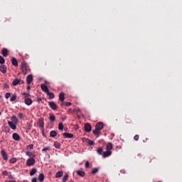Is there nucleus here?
<instances>
[{
    "label": "nucleus",
    "mask_w": 182,
    "mask_h": 182,
    "mask_svg": "<svg viewBox=\"0 0 182 182\" xmlns=\"http://www.w3.org/2000/svg\"><path fill=\"white\" fill-rule=\"evenodd\" d=\"M60 105H61V106H64L65 102H62Z\"/></svg>",
    "instance_id": "nucleus-51"
},
{
    "label": "nucleus",
    "mask_w": 182,
    "mask_h": 182,
    "mask_svg": "<svg viewBox=\"0 0 182 182\" xmlns=\"http://www.w3.org/2000/svg\"><path fill=\"white\" fill-rule=\"evenodd\" d=\"M76 112L75 109H68V113H73V112Z\"/></svg>",
    "instance_id": "nucleus-46"
},
{
    "label": "nucleus",
    "mask_w": 182,
    "mask_h": 182,
    "mask_svg": "<svg viewBox=\"0 0 182 182\" xmlns=\"http://www.w3.org/2000/svg\"><path fill=\"white\" fill-rule=\"evenodd\" d=\"M2 174L3 176H8V171H3Z\"/></svg>",
    "instance_id": "nucleus-45"
},
{
    "label": "nucleus",
    "mask_w": 182,
    "mask_h": 182,
    "mask_svg": "<svg viewBox=\"0 0 182 182\" xmlns=\"http://www.w3.org/2000/svg\"><path fill=\"white\" fill-rule=\"evenodd\" d=\"M11 102H15L16 100V95H13L10 99Z\"/></svg>",
    "instance_id": "nucleus-39"
},
{
    "label": "nucleus",
    "mask_w": 182,
    "mask_h": 182,
    "mask_svg": "<svg viewBox=\"0 0 182 182\" xmlns=\"http://www.w3.org/2000/svg\"><path fill=\"white\" fill-rule=\"evenodd\" d=\"M63 120H66V117L63 118Z\"/></svg>",
    "instance_id": "nucleus-54"
},
{
    "label": "nucleus",
    "mask_w": 182,
    "mask_h": 182,
    "mask_svg": "<svg viewBox=\"0 0 182 182\" xmlns=\"http://www.w3.org/2000/svg\"><path fill=\"white\" fill-rule=\"evenodd\" d=\"M6 99H9L11 97V93L6 92L5 95Z\"/></svg>",
    "instance_id": "nucleus-40"
},
{
    "label": "nucleus",
    "mask_w": 182,
    "mask_h": 182,
    "mask_svg": "<svg viewBox=\"0 0 182 182\" xmlns=\"http://www.w3.org/2000/svg\"><path fill=\"white\" fill-rule=\"evenodd\" d=\"M88 144L90 146H93L95 144V141H92V140H88Z\"/></svg>",
    "instance_id": "nucleus-42"
},
{
    "label": "nucleus",
    "mask_w": 182,
    "mask_h": 182,
    "mask_svg": "<svg viewBox=\"0 0 182 182\" xmlns=\"http://www.w3.org/2000/svg\"><path fill=\"white\" fill-rule=\"evenodd\" d=\"M13 86H18V85H23V80L21 79H15L12 82Z\"/></svg>",
    "instance_id": "nucleus-3"
},
{
    "label": "nucleus",
    "mask_w": 182,
    "mask_h": 182,
    "mask_svg": "<svg viewBox=\"0 0 182 182\" xmlns=\"http://www.w3.org/2000/svg\"><path fill=\"white\" fill-rule=\"evenodd\" d=\"M0 116H1V112H0Z\"/></svg>",
    "instance_id": "nucleus-56"
},
{
    "label": "nucleus",
    "mask_w": 182,
    "mask_h": 182,
    "mask_svg": "<svg viewBox=\"0 0 182 182\" xmlns=\"http://www.w3.org/2000/svg\"><path fill=\"white\" fill-rule=\"evenodd\" d=\"M11 120L14 124H18V118H16V116H12L11 117Z\"/></svg>",
    "instance_id": "nucleus-29"
},
{
    "label": "nucleus",
    "mask_w": 182,
    "mask_h": 182,
    "mask_svg": "<svg viewBox=\"0 0 182 182\" xmlns=\"http://www.w3.org/2000/svg\"><path fill=\"white\" fill-rule=\"evenodd\" d=\"M112 149H113V144H112L110 142L107 143L106 146V150L111 151Z\"/></svg>",
    "instance_id": "nucleus-19"
},
{
    "label": "nucleus",
    "mask_w": 182,
    "mask_h": 182,
    "mask_svg": "<svg viewBox=\"0 0 182 182\" xmlns=\"http://www.w3.org/2000/svg\"><path fill=\"white\" fill-rule=\"evenodd\" d=\"M103 129V122H97L95 125V129L92 130V134H95V136H99V134L100 133V130H102Z\"/></svg>",
    "instance_id": "nucleus-2"
},
{
    "label": "nucleus",
    "mask_w": 182,
    "mask_h": 182,
    "mask_svg": "<svg viewBox=\"0 0 182 182\" xmlns=\"http://www.w3.org/2000/svg\"><path fill=\"white\" fill-rule=\"evenodd\" d=\"M109 156H112V151H107L102 152V156L104 158L109 157Z\"/></svg>",
    "instance_id": "nucleus-16"
},
{
    "label": "nucleus",
    "mask_w": 182,
    "mask_h": 182,
    "mask_svg": "<svg viewBox=\"0 0 182 182\" xmlns=\"http://www.w3.org/2000/svg\"><path fill=\"white\" fill-rule=\"evenodd\" d=\"M1 154L3 157L4 160H8V154H6V151H5L4 149L1 151Z\"/></svg>",
    "instance_id": "nucleus-12"
},
{
    "label": "nucleus",
    "mask_w": 182,
    "mask_h": 182,
    "mask_svg": "<svg viewBox=\"0 0 182 182\" xmlns=\"http://www.w3.org/2000/svg\"><path fill=\"white\" fill-rule=\"evenodd\" d=\"M0 72H1V73H6V65H0Z\"/></svg>",
    "instance_id": "nucleus-15"
},
{
    "label": "nucleus",
    "mask_w": 182,
    "mask_h": 182,
    "mask_svg": "<svg viewBox=\"0 0 182 182\" xmlns=\"http://www.w3.org/2000/svg\"><path fill=\"white\" fill-rule=\"evenodd\" d=\"M24 103L27 106H31V105H32V103H33V102L32 101V99H31V98H26L24 100Z\"/></svg>",
    "instance_id": "nucleus-10"
},
{
    "label": "nucleus",
    "mask_w": 182,
    "mask_h": 182,
    "mask_svg": "<svg viewBox=\"0 0 182 182\" xmlns=\"http://www.w3.org/2000/svg\"><path fill=\"white\" fill-rule=\"evenodd\" d=\"M97 153H98V154H102V153H103V149L98 147L97 149Z\"/></svg>",
    "instance_id": "nucleus-35"
},
{
    "label": "nucleus",
    "mask_w": 182,
    "mask_h": 182,
    "mask_svg": "<svg viewBox=\"0 0 182 182\" xmlns=\"http://www.w3.org/2000/svg\"><path fill=\"white\" fill-rule=\"evenodd\" d=\"M12 137L16 141H19V140H21V136L17 133H13Z\"/></svg>",
    "instance_id": "nucleus-9"
},
{
    "label": "nucleus",
    "mask_w": 182,
    "mask_h": 182,
    "mask_svg": "<svg viewBox=\"0 0 182 182\" xmlns=\"http://www.w3.org/2000/svg\"><path fill=\"white\" fill-rule=\"evenodd\" d=\"M75 112H80V109H75Z\"/></svg>",
    "instance_id": "nucleus-53"
},
{
    "label": "nucleus",
    "mask_w": 182,
    "mask_h": 182,
    "mask_svg": "<svg viewBox=\"0 0 182 182\" xmlns=\"http://www.w3.org/2000/svg\"><path fill=\"white\" fill-rule=\"evenodd\" d=\"M8 124L12 130H16V124H14V122L11 121H8Z\"/></svg>",
    "instance_id": "nucleus-8"
},
{
    "label": "nucleus",
    "mask_w": 182,
    "mask_h": 182,
    "mask_svg": "<svg viewBox=\"0 0 182 182\" xmlns=\"http://www.w3.org/2000/svg\"><path fill=\"white\" fill-rule=\"evenodd\" d=\"M139 135H135V136H134V140H136V141H137L139 140Z\"/></svg>",
    "instance_id": "nucleus-44"
},
{
    "label": "nucleus",
    "mask_w": 182,
    "mask_h": 182,
    "mask_svg": "<svg viewBox=\"0 0 182 182\" xmlns=\"http://www.w3.org/2000/svg\"><path fill=\"white\" fill-rule=\"evenodd\" d=\"M35 164V159L33 158H29L27 159L26 165L28 166H33Z\"/></svg>",
    "instance_id": "nucleus-6"
},
{
    "label": "nucleus",
    "mask_w": 182,
    "mask_h": 182,
    "mask_svg": "<svg viewBox=\"0 0 182 182\" xmlns=\"http://www.w3.org/2000/svg\"><path fill=\"white\" fill-rule=\"evenodd\" d=\"M76 173H77V176H80V177H85V176L86 175L85 171H80V170H77L76 171Z\"/></svg>",
    "instance_id": "nucleus-17"
},
{
    "label": "nucleus",
    "mask_w": 182,
    "mask_h": 182,
    "mask_svg": "<svg viewBox=\"0 0 182 182\" xmlns=\"http://www.w3.org/2000/svg\"><path fill=\"white\" fill-rule=\"evenodd\" d=\"M48 106H50L52 110H56V109H58V105H56V103H55V102L51 101V102H48Z\"/></svg>",
    "instance_id": "nucleus-4"
},
{
    "label": "nucleus",
    "mask_w": 182,
    "mask_h": 182,
    "mask_svg": "<svg viewBox=\"0 0 182 182\" xmlns=\"http://www.w3.org/2000/svg\"><path fill=\"white\" fill-rule=\"evenodd\" d=\"M65 105L67 106V107H69V106L72 105V103H70V102H65Z\"/></svg>",
    "instance_id": "nucleus-47"
},
{
    "label": "nucleus",
    "mask_w": 182,
    "mask_h": 182,
    "mask_svg": "<svg viewBox=\"0 0 182 182\" xmlns=\"http://www.w3.org/2000/svg\"><path fill=\"white\" fill-rule=\"evenodd\" d=\"M18 117H19V119H23V113H18Z\"/></svg>",
    "instance_id": "nucleus-41"
},
{
    "label": "nucleus",
    "mask_w": 182,
    "mask_h": 182,
    "mask_svg": "<svg viewBox=\"0 0 182 182\" xmlns=\"http://www.w3.org/2000/svg\"><path fill=\"white\" fill-rule=\"evenodd\" d=\"M41 90H43V92H45V93H48L49 92V89L48 88V86H46L44 84H42L41 85Z\"/></svg>",
    "instance_id": "nucleus-14"
},
{
    "label": "nucleus",
    "mask_w": 182,
    "mask_h": 182,
    "mask_svg": "<svg viewBox=\"0 0 182 182\" xmlns=\"http://www.w3.org/2000/svg\"><path fill=\"white\" fill-rule=\"evenodd\" d=\"M4 63H5V58H4V57L0 55V64L4 65Z\"/></svg>",
    "instance_id": "nucleus-33"
},
{
    "label": "nucleus",
    "mask_w": 182,
    "mask_h": 182,
    "mask_svg": "<svg viewBox=\"0 0 182 182\" xmlns=\"http://www.w3.org/2000/svg\"><path fill=\"white\" fill-rule=\"evenodd\" d=\"M9 182H16V181H10Z\"/></svg>",
    "instance_id": "nucleus-55"
},
{
    "label": "nucleus",
    "mask_w": 182,
    "mask_h": 182,
    "mask_svg": "<svg viewBox=\"0 0 182 182\" xmlns=\"http://www.w3.org/2000/svg\"><path fill=\"white\" fill-rule=\"evenodd\" d=\"M31 182H36V177L33 178Z\"/></svg>",
    "instance_id": "nucleus-48"
},
{
    "label": "nucleus",
    "mask_w": 182,
    "mask_h": 182,
    "mask_svg": "<svg viewBox=\"0 0 182 182\" xmlns=\"http://www.w3.org/2000/svg\"><path fill=\"white\" fill-rule=\"evenodd\" d=\"M29 149H33V144L28 145Z\"/></svg>",
    "instance_id": "nucleus-49"
},
{
    "label": "nucleus",
    "mask_w": 182,
    "mask_h": 182,
    "mask_svg": "<svg viewBox=\"0 0 182 182\" xmlns=\"http://www.w3.org/2000/svg\"><path fill=\"white\" fill-rule=\"evenodd\" d=\"M62 176H63V171H59L56 173L55 174V178H60V177H62Z\"/></svg>",
    "instance_id": "nucleus-22"
},
{
    "label": "nucleus",
    "mask_w": 182,
    "mask_h": 182,
    "mask_svg": "<svg viewBox=\"0 0 182 182\" xmlns=\"http://www.w3.org/2000/svg\"><path fill=\"white\" fill-rule=\"evenodd\" d=\"M68 178H69V174L65 173L64 176L62 178V182H66L68 181Z\"/></svg>",
    "instance_id": "nucleus-27"
},
{
    "label": "nucleus",
    "mask_w": 182,
    "mask_h": 182,
    "mask_svg": "<svg viewBox=\"0 0 182 182\" xmlns=\"http://www.w3.org/2000/svg\"><path fill=\"white\" fill-rule=\"evenodd\" d=\"M38 102H42V98H38Z\"/></svg>",
    "instance_id": "nucleus-52"
},
{
    "label": "nucleus",
    "mask_w": 182,
    "mask_h": 182,
    "mask_svg": "<svg viewBox=\"0 0 182 182\" xmlns=\"http://www.w3.org/2000/svg\"><path fill=\"white\" fill-rule=\"evenodd\" d=\"M56 117H55V115L50 114L49 117V121L50 122H55Z\"/></svg>",
    "instance_id": "nucleus-31"
},
{
    "label": "nucleus",
    "mask_w": 182,
    "mask_h": 182,
    "mask_svg": "<svg viewBox=\"0 0 182 182\" xmlns=\"http://www.w3.org/2000/svg\"><path fill=\"white\" fill-rule=\"evenodd\" d=\"M65 100V93L64 92H61L59 94V101L60 102H64Z\"/></svg>",
    "instance_id": "nucleus-21"
},
{
    "label": "nucleus",
    "mask_w": 182,
    "mask_h": 182,
    "mask_svg": "<svg viewBox=\"0 0 182 182\" xmlns=\"http://www.w3.org/2000/svg\"><path fill=\"white\" fill-rule=\"evenodd\" d=\"M38 124L39 127H41V129H43V127L45 126V122H43V118L38 119Z\"/></svg>",
    "instance_id": "nucleus-7"
},
{
    "label": "nucleus",
    "mask_w": 182,
    "mask_h": 182,
    "mask_svg": "<svg viewBox=\"0 0 182 182\" xmlns=\"http://www.w3.org/2000/svg\"><path fill=\"white\" fill-rule=\"evenodd\" d=\"M85 168H89L90 167V164L89 163V161H86L85 164Z\"/></svg>",
    "instance_id": "nucleus-36"
},
{
    "label": "nucleus",
    "mask_w": 182,
    "mask_h": 182,
    "mask_svg": "<svg viewBox=\"0 0 182 182\" xmlns=\"http://www.w3.org/2000/svg\"><path fill=\"white\" fill-rule=\"evenodd\" d=\"M23 96L25 97V99H28L31 96V94L28 92H24L23 93Z\"/></svg>",
    "instance_id": "nucleus-34"
},
{
    "label": "nucleus",
    "mask_w": 182,
    "mask_h": 182,
    "mask_svg": "<svg viewBox=\"0 0 182 182\" xmlns=\"http://www.w3.org/2000/svg\"><path fill=\"white\" fill-rule=\"evenodd\" d=\"M1 55L4 57L6 58L8 56V49L6 48H3L1 50Z\"/></svg>",
    "instance_id": "nucleus-20"
},
{
    "label": "nucleus",
    "mask_w": 182,
    "mask_h": 182,
    "mask_svg": "<svg viewBox=\"0 0 182 182\" xmlns=\"http://www.w3.org/2000/svg\"><path fill=\"white\" fill-rule=\"evenodd\" d=\"M58 130H63V124L62 122L58 124Z\"/></svg>",
    "instance_id": "nucleus-37"
},
{
    "label": "nucleus",
    "mask_w": 182,
    "mask_h": 182,
    "mask_svg": "<svg viewBox=\"0 0 182 182\" xmlns=\"http://www.w3.org/2000/svg\"><path fill=\"white\" fill-rule=\"evenodd\" d=\"M10 162L12 163V164L16 163V158L11 159Z\"/></svg>",
    "instance_id": "nucleus-43"
},
{
    "label": "nucleus",
    "mask_w": 182,
    "mask_h": 182,
    "mask_svg": "<svg viewBox=\"0 0 182 182\" xmlns=\"http://www.w3.org/2000/svg\"><path fill=\"white\" fill-rule=\"evenodd\" d=\"M54 147H55V149H60V143L58 142V141H55L54 144H53Z\"/></svg>",
    "instance_id": "nucleus-30"
},
{
    "label": "nucleus",
    "mask_w": 182,
    "mask_h": 182,
    "mask_svg": "<svg viewBox=\"0 0 182 182\" xmlns=\"http://www.w3.org/2000/svg\"><path fill=\"white\" fill-rule=\"evenodd\" d=\"M48 96H49V99H55V94L53 92H47Z\"/></svg>",
    "instance_id": "nucleus-28"
},
{
    "label": "nucleus",
    "mask_w": 182,
    "mask_h": 182,
    "mask_svg": "<svg viewBox=\"0 0 182 182\" xmlns=\"http://www.w3.org/2000/svg\"><path fill=\"white\" fill-rule=\"evenodd\" d=\"M63 136L65 138V139H73V134H70V133H68V132H64L63 134Z\"/></svg>",
    "instance_id": "nucleus-11"
},
{
    "label": "nucleus",
    "mask_w": 182,
    "mask_h": 182,
    "mask_svg": "<svg viewBox=\"0 0 182 182\" xmlns=\"http://www.w3.org/2000/svg\"><path fill=\"white\" fill-rule=\"evenodd\" d=\"M27 90H31V85L27 86Z\"/></svg>",
    "instance_id": "nucleus-50"
},
{
    "label": "nucleus",
    "mask_w": 182,
    "mask_h": 182,
    "mask_svg": "<svg viewBox=\"0 0 182 182\" xmlns=\"http://www.w3.org/2000/svg\"><path fill=\"white\" fill-rule=\"evenodd\" d=\"M38 180L40 181H43V180H45V175H43V173H40L38 177Z\"/></svg>",
    "instance_id": "nucleus-25"
},
{
    "label": "nucleus",
    "mask_w": 182,
    "mask_h": 182,
    "mask_svg": "<svg viewBox=\"0 0 182 182\" xmlns=\"http://www.w3.org/2000/svg\"><path fill=\"white\" fill-rule=\"evenodd\" d=\"M48 150H50V146H46L43 148L42 151L45 152V151H48Z\"/></svg>",
    "instance_id": "nucleus-38"
},
{
    "label": "nucleus",
    "mask_w": 182,
    "mask_h": 182,
    "mask_svg": "<svg viewBox=\"0 0 182 182\" xmlns=\"http://www.w3.org/2000/svg\"><path fill=\"white\" fill-rule=\"evenodd\" d=\"M27 80V85H31L32 83V80H33V77H32V75H28L26 77Z\"/></svg>",
    "instance_id": "nucleus-13"
},
{
    "label": "nucleus",
    "mask_w": 182,
    "mask_h": 182,
    "mask_svg": "<svg viewBox=\"0 0 182 182\" xmlns=\"http://www.w3.org/2000/svg\"><path fill=\"white\" fill-rule=\"evenodd\" d=\"M38 171V170L36 169V168H31V170L30 171V176H35V173Z\"/></svg>",
    "instance_id": "nucleus-24"
},
{
    "label": "nucleus",
    "mask_w": 182,
    "mask_h": 182,
    "mask_svg": "<svg viewBox=\"0 0 182 182\" xmlns=\"http://www.w3.org/2000/svg\"><path fill=\"white\" fill-rule=\"evenodd\" d=\"M125 122L127 124H132V123H133V121H132V119L129 117H125Z\"/></svg>",
    "instance_id": "nucleus-23"
},
{
    "label": "nucleus",
    "mask_w": 182,
    "mask_h": 182,
    "mask_svg": "<svg viewBox=\"0 0 182 182\" xmlns=\"http://www.w3.org/2000/svg\"><path fill=\"white\" fill-rule=\"evenodd\" d=\"M56 136H58V132H56V131L53 130L50 132V136L56 137Z\"/></svg>",
    "instance_id": "nucleus-26"
},
{
    "label": "nucleus",
    "mask_w": 182,
    "mask_h": 182,
    "mask_svg": "<svg viewBox=\"0 0 182 182\" xmlns=\"http://www.w3.org/2000/svg\"><path fill=\"white\" fill-rule=\"evenodd\" d=\"M97 171H99V168H93L91 171V173L92 174H96V173H97Z\"/></svg>",
    "instance_id": "nucleus-32"
},
{
    "label": "nucleus",
    "mask_w": 182,
    "mask_h": 182,
    "mask_svg": "<svg viewBox=\"0 0 182 182\" xmlns=\"http://www.w3.org/2000/svg\"><path fill=\"white\" fill-rule=\"evenodd\" d=\"M21 73H23V75H28V73L31 72V68H29V65H28V63L23 61L21 63Z\"/></svg>",
    "instance_id": "nucleus-1"
},
{
    "label": "nucleus",
    "mask_w": 182,
    "mask_h": 182,
    "mask_svg": "<svg viewBox=\"0 0 182 182\" xmlns=\"http://www.w3.org/2000/svg\"><path fill=\"white\" fill-rule=\"evenodd\" d=\"M84 129L87 133H90V132H92V125L89 123H86L84 125Z\"/></svg>",
    "instance_id": "nucleus-5"
},
{
    "label": "nucleus",
    "mask_w": 182,
    "mask_h": 182,
    "mask_svg": "<svg viewBox=\"0 0 182 182\" xmlns=\"http://www.w3.org/2000/svg\"><path fill=\"white\" fill-rule=\"evenodd\" d=\"M11 62L13 66H18V60H16V58L12 57L11 59Z\"/></svg>",
    "instance_id": "nucleus-18"
}]
</instances>
